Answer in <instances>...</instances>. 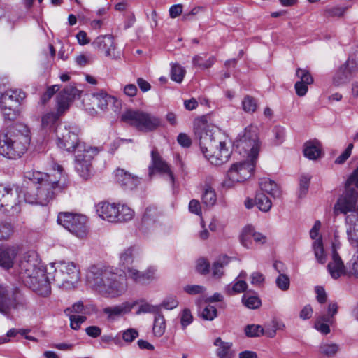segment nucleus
Here are the masks:
<instances>
[{
    "instance_id": "nucleus-1",
    "label": "nucleus",
    "mask_w": 358,
    "mask_h": 358,
    "mask_svg": "<svg viewBox=\"0 0 358 358\" xmlns=\"http://www.w3.org/2000/svg\"><path fill=\"white\" fill-rule=\"evenodd\" d=\"M24 177L36 185L34 189L24 193V199L29 203L46 205L51 201L57 191L64 189L68 184L67 176L64 173L63 168L55 164L50 173H43L29 171L24 173Z\"/></svg>"
},
{
    "instance_id": "nucleus-2",
    "label": "nucleus",
    "mask_w": 358,
    "mask_h": 358,
    "mask_svg": "<svg viewBox=\"0 0 358 358\" xmlns=\"http://www.w3.org/2000/svg\"><path fill=\"white\" fill-rule=\"evenodd\" d=\"M87 282L90 287L107 298H117L127 290L125 280L112 267L93 265L87 271Z\"/></svg>"
},
{
    "instance_id": "nucleus-3",
    "label": "nucleus",
    "mask_w": 358,
    "mask_h": 358,
    "mask_svg": "<svg viewBox=\"0 0 358 358\" xmlns=\"http://www.w3.org/2000/svg\"><path fill=\"white\" fill-rule=\"evenodd\" d=\"M194 129L203 154L211 164L220 166L229 160L231 152L226 147L225 142L219 140L218 136L209 129L204 117L194 121Z\"/></svg>"
},
{
    "instance_id": "nucleus-4",
    "label": "nucleus",
    "mask_w": 358,
    "mask_h": 358,
    "mask_svg": "<svg viewBox=\"0 0 358 358\" xmlns=\"http://www.w3.org/2000/svg\"><path fill=\"white\" fill-rule=\"evenodd\" d=\"M20 275L24 285L42 296H48L51 292L48 277L35 251L23 255L20 261Z\"/></svg>"
},
{
    "instance_id": "nucleus-5",
    "label": "nucleus",
    "mask_w": 358,
    "mask_h": 358,
    "mask_svg": "<svg viewBox=\"0 0 358 358\" xmlns=\"http://www.w3.org/2000/svg\"><path fill=\"white\" fill-rule=\"evenodd\" d=\"M31 142V134L27 126L18 124L6 133L0 134V155L15 159L27 150Z\"/></svg>"
},
{
    "instance_id": "nucleus-6",
    "label": "nucleus",
    "mask_w": 358,
    "mask_h": 358,
    "mask_svg": "<svg viewBox=\"0 0 358 358\" xmlns=\"http://www.w3.org/2000/svg\"><path fill=\"white\" fill-rule=\"evenodd\" d=\"M236 152L252 160H257L261 142L257 126L250 124L241 131L234 141Z\"/></svg>"
},
{
    "instance_id": "nucleus-7",
    "label": "nucleus",
    "mask_w": 358,
    "mask_h": 358,
    "mask_svg": "<svg viewBox=\"0 0 358 358\" xmlns=\"http://www.w3.org/2000/svg\"><path fill=\"white\" fill-rule=\"evenodd\" d=\"M354 187L358 188V167L350 176L345 182V190L339 197L334 206V213L348 214L356 213L358 192Z\"/></svg>"
},
{
    "instance_id": "nucleus-8",
    "label": "nucleus",
    "mask_w": 358,
    "mask_h": 358,
    "mask_svg": "<svg viewBox=\"0 0 358 358\" xmlns=\"http://www.w3.org/2000/svg\"><path fill=\"white\" fill-rule=\"evenodd\" d=\"M121 119L123 122L143 132L154 131L161 124L157 117L141 110H128L122 115Z\"/></svg>"
},
{
    "instance_id": "nucleus-9",
    "label": "nucleus",
    "mask_w": 358,
    "mask_h": 358,
    "mask_svg": "<svg viewBox=\"0 0 358 358\" xmlns=\"http://www.w3.org/2000/svg\"><path fill=\"white\" fill-rule=\"evenodd\" d=\"M55 273L53 280L65 289L75 287L80 280V268L73 262H59L54 263Z\"/></svg>"
},
{
    "instance_id": "nucleus-10",
    "label": "nucleus",
    "mask_w": 358,
    "mask_h": 358,
    "mask_svg": "<svg viewBox=\"0 0 358 358\" xmlns=\"http://www.w3.org/2000/svg\"><path fill=\"white\" fill-rule=\"evenodd\" d=\"M25 299L17 288H10L0 284V313L8 315L12 310L23 307Z\"/></svg>"
},
{
    "instance_id": "nucleus-11",
    "label": "nucleus",
    "mask_w": 358,
    "mask_h": 358,
    "mask_svg": "<svg viewBox=\"0 0 358 358\" xmlns=\"http://www.w3.org/2000/svg\"><path fill=\"white\" fill-rule=\"evenodd\" d=\"M56 132L57 145L69 152L85 150V148L88 147L85 143L80 141L78 132L70 127H59Z\"/></svg>"
},
{
    "instance_id": "nucleus-12",
    "label": "nucleus",
    "mask_w": 358,
    "mask_h": 358,
    "mask_svg": "<svg viewBox=\"0 0 358 358\" xmlns=\"http://www.w3.org/2000/svg\"><path fill=\"white\" fill-rule=\"evenodd\" d=\"M57 222L75 236L83 238L87 234V217L82 215L59 213Z\"/></svg>"
},
{
    "instance_id": "nucleus-13",
    "label": "nucleus",
    "mask_w": 358,
    "mask_h": 358,
    "mask_svg": "<svg viewBox=\"0 0 358 358\" xmlns=\"http://www.w3.org/2000/svg\"><path fill=\"white\" fill-rule=\"evenodd\" d=\"M99 150L96 148L88 146L85 150L76 152L75 169L83 179H87L91 176L92 160L96 155Z\"/></svg>"
},
{
    "instance_id": "nucleus-14",
    "label": "nucleus",
    "mask_w": 358,
    "mask_h": 358,
    "mask_svg": "<svg viewBox=\"0 0 358 358\" xmlns=\"http://www.w3.org/2000/svg\"><path fill=\"white\" fill-rule=\"evenodd\" d=\"M257 160L247 158L245 161L234 164L227 172V177L232 182H241L251 177Z\"/></svg>"
},
{
    "instance_id": "nucleus-15",
    "label": "nucleus",
    "mask_w": 358,
    "mask_h": 358,
    "mask_svg": "<svg viewBox=\"0 0 358 358\" xmlns=\"http://www.w3.org/2000/svg\"><path fill=\"white\" fill-rule=\"evenodd\" d=\"M148 171L150 177H152L155 172H157L165 177L171 185L175 182V177L171 166L162 159L156 148L151 152V163Z\"/></svg>"
},
{
    "instance_id": "nucleus-16",
    "label": "nucleus",
    "mask_w": 358,
    "mask_h": 358,
    "mask_svg": "<svg viewBox=\"0 0 358 358\" xmlns=\"http://www.w3.org/2000/svg\"><path fill=\"white\" fill-rule=\"evenodd\" d=\"M358 71V62L353 57H350L346 62L341 65L333 77V84L339 87L348 83L354 74Z\"/></svg>"
},
{
    "instance_id": "nucleus-17",
    "label": "nucleus",
    "mask_w": 358,
    "mask_h": 358,
    "mask_svg": "<svg viewBox=\"0 0 358 358\" xmlns=\"http://www.w3.org/2000/svg\"><path fill=\"white\" fill-rule=\"evenodd\" d=\"M20 202L17 189H13L0 185V207L6 208L7 211L10 208L13 214L17 213L20 210Z\"/></svg>"
},
{
    "instance_id": "nucleus-18",
    "label": "nucleus",
    "mask_w": 358,
    "mask_h": 358,
    "mask_svg": "<svg viewBox=\"0 0 358 358\" xmlns=\"http://www.w3.org/2000/svg\"><path fill=\"white\" fill-rule=\"evenodd\" d=\"M94 48L104 52L106 57L112 59L120 57V52L116 50L114 38L110 35L98 36L92 43Z\"/></svg>"
},
{
    "instance_id": "nucleus-19",
    "label": "nucleus",
    "mask_w": 358,
    "mask_h": 358,
    "mask_svg": "<svg viewBox=\"0 0 358 358\" xmlns=\"http://www.w3.org/2000/svg\"><path fill=\"white\" fill-rule=\"evenodd\" d=\"M92 102L96 104L98 108L106 110L110 106L115 113L120 112L121 103L115 96L108 94L107 92L100 91L92 94Z\"/></svg>"
},
{
    "instance_id": "nucleus-20",
    "label": "nucleus",
    "mask_w": 358,
    "mask_h": 358,
    "mask_svg": "<svg viewBox=\"0 0 358 358\" xmlns=\"http://www.w3.org/2000/svg\"><path fill=\"white\" fill-rule=\"evenodd\" d=\"M81 91L73 85L66 87L57 96L58 111L64 114L69 108L70 103L77 97H80Z\"/></svg>"
},
{
    "instance_id": "nucleus-21",
    "label": "nucleus",
    "mask_w": 358,
    "mask_h": 358,
    "mask_svg": "<svg viewBox=\"0 0 358 358\" xmlns=\"http://www.w3.org/2000/svg\"><path fill=\"white\" fill-rule=\"evenodd\" d=\"M19 253L18 246L0 247V266L6 268H11Z\"/></svg>"
},
{
    "instance_id": "nucleus-22",
    "label": "nucleus",
    "mask_w": 358,
    "mask_h": 358,
    "mask_svg": "<svg viewBox=\"0 0 358 358\" xmlns=\"http://www.w3.org/2000/svg\"><path fill=\"white\" fill-rule=\"evenodd\" d=\"M332 257L331 261L328 264L327 268L334 279H337L343 275L345 274V266L336 252L335 245L332 246Z\"/></svg>"
},
{
    "instance_id": "nucleus-23",
    "label": "nucleus",
    "mask_w": 358,
    "mask_h": 358,
    "mask_svg": "<svg viewBox=\"0 0 358 358\" xmlns=\"http://www.w3.org/2000/svg\"><path fill=\"white\" fill-rule=\"evenodd\" d=\"M118 206L116 203L101 202L96 206V213L103 220L117 222Z\"/></svg>"
},
{
    "instance_id": "nucleus-24",
    "label": "nucleus",
    "mask_w": 358,
    "mask_h": 358,
    "mask_svg": "<svg viewBox=\"0 0 358 358\" xmlns=\"http://www.w3.org/2000/svg\"><path fill=\"white\" fill-rule=\"evenodd\" d=\"M126 276L138 283H145L155 278V271L149 268L145 271L141 272L138 269L130 266L123 271Z\"/></svg>"
},
{
    "instance_id": "nucleus-25",
    "label": "nucleus",
    "mask_w": 358,
    "mask_h": 358,
    "mask_svg": "<svg viewBox=\"0 0 358 358\" xmlns=\"http://www.w3.org/2000/svg\"><path fill=\"white\" fill-rule=\"evenodd\" d=\"M136 306V302L126 301L120 305L106 307L103 313L108 316V320H115L128 313Z\"/></svg>"
},
{
    "instance_id": "nucleus-26",
    "label": "nucleus",
    "mask_w": 358,
    "mask_h": 358,
    "mask_svg": "<svg viewBox=\"0 0 358 358\" xmlns=\"http://www.w3.org/2000/svg\"><path fill=\"white\" fill-rule=\"evenodd\" d=\"M346 231L348 240L352 245L358 248V215L349 214L345 218Z\"/></svg>"
},
{
    "instance_id": "nucleus-27",
    "label": "nucleus",
    "mask_w": 358,
    "mask_h": 358,
    "mask_svg": "<svg viewBox=\"0 0 358 358\" xmlns=\"http://www.w3.org/2000/svg\"><path fill=\"white\" fill-rule=\"evenodd\" d=\"M116 181L124 189H133L139 183L138 179L124 169H117L115 172Z\"/></svg>"
},
{
    "instance_id": "nucleus-28",
    "label": "nucleus",
    "mask_w": 358,
    "mask_h": 358,
    "mask_svg": "<svg viewBox=\"0 0 358 358\" xmlns=\"http://www.w3.org/2000/svg\"><path fill=\"white\" fill-rule=\"evenodd\" d=\"M25 96V93L21 90H8L1 94L0 102L18 108Z\"/></svg>"
},
{
    "instance_id": "nucleus-29",
    "label": "nucleus",
    "mask_w": 358,
    "mask_h": 358,
    "mask_svg": "<svg viewBox=\"0 0 358 358\" xmlns=\"http://www.w3.org/2000/svg\"><path fill=\"white\" fill-rule=\"evenodd\" d=\"M214 345L216 347L215 355L218 358H234L235 352L232 350L233 343L225 342L220 337L215 339Z\"/></svg>"
},
{
    "instance_id": "nucleus-30",
    "label": "nucleus",
    "mask_w": 358,
    "mask_h": 358,
    "mask_svg": "<svg viewBox=\"0 0 358 358\" xmlns=\"http://www.w3.org/2000/svg\"><path fill=\"white\" fill-rule=\"evenodd\" d=\"M322 144L318 140L314 139L304 143L303 155L310 160H316L320 158L322 155Z\"/></svg>"
},
{
    "instance_id": "nucleus-31",
    "label": "nucleus",
    "mask_w": 358,
    "mask_h": 358,
    "mask_svg": "<svg viewBox=\"0 0 358 358\" xmlns=\"http://www.w3.org/2000/svg\"><path fill=\"white\" fill-rule=\"evenodd\" d=\"M136 249L134 246H129L124 249L119 255V266L122 271L132 266L134 261Z\"/></svg>"
},
{
    "instance_id": "nucleus-32",
    "label": "nucleus",
    "mask_w": 358,
    "mask_h": 358,
    "mask_svg": "<svg viewBox=\"0 0 358 358\" xmlns=\"http://www.w3.org/2000/svg\"><path fill=\"white\" fill-rule=\"evenodd\" d=\"M262 191L266 192L273 198H278L281 195V191L278 185L269 178H263L259 182Z\"/></svg>"
},
{
    "instance_id": "nucleus-33",
    "label": "nucleus",
    "mask_w": 358,
    "mask_h": 358,
    "mask_svg": "<svg viewBox=\"0 0 358 358\" xmlns=\"http://www.w3.org/2000/svg\"><path fill=\"white\" fill-rule=\"evenodd\" d=\"M333 323V320L329 315H319L315 322L314 327L322 334L327 335L330 333L329 324Z\"/></svg>"
},
{
    "instance_id": "nucleus-34",
    "label": "nucleus",
    "mask_w": 358,
    "mask_h": 358,
    "mask_svg": "<svg viewBox=\"0 0 358 358\" xmlns=\"http://www.w3.org/2000/svg\"><path fill=\"white\" fill-rule=\"evenodd\" d=\"M315 257L319 264H324L327 262V255L324 252L322 237L315 240L312 244Z\"/></svg>"
},
{
    "instance_id": "nucleus-35",
    "label": "nucleus",
    "mask_w": 358,
    "mask_h": 358,
    "mask_svg": "<svg viewBox=\"0 0 358 358\" xmlns=\"http://www.w3.org/2000/svg\"><path fill=\"white\" fill-rule=\"evenodd\" d=\"M94 308H95L93 305H84L83 301H79L73 303L71 308H67L65 309L64 313L67 315H69L71 313L89 314L90 311H93Z\"/></svg>"
},
{
    "instance_id": "nucleus-36",
    "label": "nucleus",
    "mask_w": 358,
    "mask_h": 358,
    "mask_svg": "<svg viewBox=\"0 0 358 358\" xmlns=\"http://www.w3.org/2000/svg\"><path fill=\"white\" fill-rule=\"evenodd\" d=\"M201 199L203 203L206 206L211 207L215 204L217 201L216 194L210 185L206 184L204 185Z\"/></svg>"
},
{
    "instance_id": "nucleus-37",
    "label": "nucleus",
    "mask_w": 358,
    "mask_h": 358,
    "mask_svg": "<svg viewBox=\"0 0 358 358\" xmlns=\"http://www.w3.org/2000/svg\"><path fill=\"white\" fill-rule=\"evenodd\" d=\"M229 257L227 256L219 257L213 263L212 273L215 278H220L223 275V268L229 263Z\"/></svg>"
},
{
    "instance_id": "nucleus-38",
    "label": "nucleus",
    "mask_w": 358,
    "mask_h": 358,
    "mask_svg": "<svg viewBox=\"0 0 358 358\" xmlns=\"http://www.w3.org/2000/svg\"><path fill=\"white\" fill-rule=\"evenodd\" d=\"M118 212L117 222H128L134 217V211L130 207L125 204H117Z\"/></svg>"
},
{
    "instance_id": "nucleus-39",
    "label": "nucleus",
    "mask_w": 358,
    "mask_h": 358,
    "mask_svg": "<svg viewBox=\"0 0 358 358\" xmlns=\"http://www.w3.org/2000/svg\"><path fill=\"white\" fill-rule=\"evenodd\" d=\"M255 203L258 208L263 212H268L272 206L271 201L262 192L257 193Z\"/></svg>"
},
{
    "instance_id": "nucleus-40",
    "label": "nucleus",
    "mask_w": 358,
    "mask_h": 358,
    "mask_svg": "<svg viewBox=\"0 0 358 358\" xmlns=\"http://www.w3.org/2000/svg\"><path fill=\"white\" fill-rule=\"evenodd\" d=\"M0 108L5 120H14L18 116L17 107L0 102Z\"/></svg>"
},
{
    "instance_id": "nucleus-41",
    "label": "nucleus",
    "mask_w": 358,
    "mask_h": 358,
    "mask_svg": "<svg viewBox=\"0 0 358 358\" xmlns=\"http://www.w3.org/2000/svg\"><path fill=\"white\" fill-rule=\"evenodd\" d=\"M242 302L247 308L250 309H257L262 304L261 300L257 296L250 295L248 293L243 295Z\"/></svg>"
},
{
    "instance_id": "nucleus-42",
    "label": "nucleus",
    "mask_w": 358,
    "mask_h": 358,
    "mask_svg": "<svg viewBox=\"0 0 358 358\" xmlns=\"http://www.w3.org/2000/svg\"><path fill=\"white\" fill-rule=\"evenodd\" d=\"M166 329L165 319L161 314H157L154 320L153 333L157 336L160 337L164 334Z\"/></svg>"
},
{
    "instance_id": "nucleus-43",
    "label": "nucleus",
    "mask_w": 358,
    "mask_h": 358,
    "mask_svg": "<svg viewBox=\"0 0 358 358\" xmlns=\"http://www.w3.org/2000/svg\"><path fill=\"white\" fill-rule=\"evenodd\" d=\"M215 62V57L214 56H211L204 61V58L201 55H195L192 59L193 64L202 69L211 67L214 64Z\"/></svg>"
},
{
    "instance_id": "nucleus-44",
    "label": "nucleus",
    "mask_w": 358,
    "mask_h": 358,
    "mask_svg": "<svg viewBox=\"0 0 358 358\" xmlns=\"http://www.w3.org/2000/svg\"><path fill=\"white\" fill-rule=\"evenodd\" d=\"M339 345L336 343H322L320 346V352L327 357H334L339 350Z\"/></svg>"
},
{
    "instance_id": "nucleus-45",
    "label": "nucleus",
    "mask_w": 358,
    "mask_h": 358,
    "mask_svg": "<svg viewBox=\"0 0 358 358\" xmlns=\"http://www.w3.org/2000/svg\"><path fill=\"white\" fill-rule=\"evenodd\" d=\"M248 285L245 281L239 280L234 282L232 285H228L226 292L229 295L236 294L243 292L246 290Z\"/></svg>"
},
{
    "instance_id": "nucleus-46",
    "label": "nucleus",
    "mask_w": 358,
    "mask_h": 358,
    "mask_svg": "<svg viewBox=\"0 0 358 358\" xmlns=\"http://www.w3.org/2000/svg\"><path fill=\"white\" fill-rule=\"evenodd\" d=\"M185 69L178 64L172 65L171 71V78L177 83H181L185 74Z\"/></svg>"
},
{
    "instance_id": "nucleus-47",
    "label": "nucleus",
    "mask_w": 358,
    "mask_h": 358,
    "mask_svg": "<svg viewBox=\"0 0 358 358\" xmlns=\"http://www.w3.org/2000/svg\"><path fill=\"white\" fill-rule=\"evenodd\" d=\"M63 114L59 113L58 103H57V112L48 113L42 117V126L43 127H50L53 125L59 117Z\"/></svg>"
},
{
    "instance_id": "nucleus-48",
    "label": "nucleus",
    "mask_w": 358,
    "mask_h": 358,
    "mask_svg": "<svg viewBox=\"0 0 358 358\" xmlns=\"http://www.w3.org/2000/svg\"><path fill=\"white\" fill-rule=\"evenodd\" d=\"M245 334L248 337H259L264 334V330L261 325L249 324L245 327Z\"/></svg>"
},
{
    "instance_id": "nucleus-49",
    "label": "nucleus",
    "mask_w": 358,
    "mask_h": 358,
    "mask_svg": "<svg viewBox=\"0 0 358 358\" xmlns=\"http://www.w3.org/2000/svg\"><path fill=\"white\" fill-rule=\"evenodd\" d=\"M248 231H252V226H246L242 231L240 235V241L243 246L246 248H250L252 247V236H249Z\"/></svg>"
},
{
    "instance_id": "nucleus-50",
    "label": "nucleus",
    "mask_w": 358,
    "mask_h": 358,
    "mask_svg": "<svg viewBox=\"0 0 358 358\" xmlns=\"http://www.w3.org/2000/svg\"><path fill=\"white\" fill-rule=\"evenodd\" d=\"M242 106L245 112L250 113L256 110L257 104L253 97L247 96L242 101Z\"/></svg>"
},
{
    "instance_id": "nucleus-51",
    "label": "nucleus",
    "mask_w": 358,
    "mask_h": 358,
    "mask_svg": "<svg viewBox=\"0 0 358 358\" xmlns=\"http://www.w3.org/2000/svg\"><path fill=\"white\" fill-rule=\"evenodd\" d=\"M296 75L300 79L299 82L311 85L313 83V78L310 72L305 69L298 68L296 71Z\"/></svg>"
},
{
    "instance_id": "nucleus-52",
    "label": "nucleus",
    "mask_w": 358,
    "mask_h": 358,
    "mask_svg": "<svg viewBox=\"0 0 358 358\" xmlns=\"http://www.w3.org/2000/svg\"><path fill=\"white\" fill-rule=\"evenodd\" d=\"M13 232V228L10 223H0V241L9 238Z\"/></svg>"
},
{
    "instance_id": "nucleus-53",
    "label": "nucleus",
    "mask_w": 358,
    "mask_h": 358,
    "mask_svg": "<svg viewBox=\"0 0 358 358\" xmlns=\"http://www.w3.org/2000/svg\"><path fill=\"white\" fill-rule=\"evenodd\" d=\"M193 321V316L188 308H185L180 314V324L184 329Z\"/></svg>"
},
{
    "instance_id": "nucleus-54",
    "label": "nucleus",
    "mask_w": 358,
    "mask_h": 358,
    "mask_svg": "<svg viewBox=\"0 0 358 358\" xmlns=\"http://www.w3.org/2000/svg\"><path fill=\"white\" fill-rule=\"evenodd\" d=\"M275 283L280 289L286 291L289 287L290 280L287 275L280 273L276 278Z\"/></svg>"
},
{
    "instance_id": "nucleus-55",
    "label": "nucleus",
    "mask_w": 358,
    "mask_h": 358,
    "mask_svg": "<svg viewBox=\"0 0 358 358\" xmlns=\"http://www.w3.org/2000/svg\"><path fill=\"white\" fill-rule=\"evenodd\" d=\"M138 336V331L134 328H129L122 331V339L128 343L133 342Z\"/></svg>"
},
{
    "instance_id": "nucleus-56",
    "label": "nucleus",
    "mask_w": 358,
    "mask_h": 358,
    "mask_svg": "<svg viewBox=\"0 0 358 358\" xmlns=\"http://www.w3.org/2000/svg\"><path fill=\"white\" fill-rule=\"evenodd\" d=\"M70 326L74 330H78L80 329V325L85 322L87 317L84 315H70Z\"/></svg>"
},
{
    "instance_id": "nucleus-57",
    "label": "nucleus",
    "mask_w": 358,
    "mask_h": 358,
    "mask_svg": "<svg viewBox=\"0 0 358 358\" xmlns=\"http://www.w3.org/2000/svg\"><path fill=\"white\" fill-rule=\"evenodd\" d=\"M217 309L211 305H208L203 310L201 316L204 320H213L217 317Z\"/></svg>"
},
{
    "instance_id": "nucleus-58",
    "label": "nucleus",
    "mask_w": 358,
    "mask_h": 358,
    "mask_svg": "<svg viewBox=\"0 0 358 358\" xmlns=\"http://www.w3.org/2000/svg\"><path fill=\"white\" fill-rule=\"evenodd\" d=\"M178 305V301L176 296H169L166 297L162 303V306L167 310H172L176 308Z\"/></svg>"
},
{
    "instance_id": "nucleus-59",
    "label": "nucleus",
    "mask_w": 358,
    "mask_h": 358,
    "mask_svg": "<svg viewBox=\"0 0 358 358\" xmlns=\"http://www.w3.org/2000/svg\"><path fill=\"white\" fill-rule=\"evenodd\" d=\"M59 90V86L58 85H55L48 87L45 92L43 94L41 97V102L43 104H45L47 101H48L50 98Z\"/></svg>"
},
{
    "instance_id": "nucleus-60",
    "label": "nucleus",
    "mask_w": 358,
    "mask_h": 358,
    "mask_svg": "<svg viewBox=\"0 0 358 358\" xmlns=\"http://www.w3.org/2000/svg\"><path fill=\"white\" fill-rule=\"evenodd\" d=\"M353 147V144L350 143L345 150L335 159V163L338 164H343L350 156Z\"/></svg>"
},
{
    "instance_id": "nucleus-61",
    "label": "nucleus",
    "mask_w": 358,
    "mask_h": 358,
    "mask_svg": "<svg viewBox=\"0 0 358 358\" xmlns=\"http://www.w3.org/2000/svg\"><path fill=\"white\" fill-rule=\"evenodd\" d=\"M345 10V8L335 6L327 8L325 13L329 17H341L343 15Z\"/></svg>"
},
{
    "instance_id": "nucleus-62",
    "label": "nucleus",
    "mask_w": 358,
    "mask_h": 358,
    "mask_svg": "<svg viewBox=\"0 0 358 358\" xmlns=\"http://www.w3.org/2000/svg\"><path fill=\"white\" fill-rule=\"evenodd\" d=\"M184 291L191 295L201 294L204 292L205 288L203 286L197 285H187L184 287Z\"/></svg>"
},
{
    "instance_id": "nucleus-63",
    "label": "nucleus",
    "mask_w": 358,
    "mask_h": 358,
    "mask_svg": "<svg viewBox=\"0 0 358 358\" xmlns=\"http://www.w3.org/2000/svg\"><path fill=\"white\" fill-rule=\"evenodd\" d=\"M196 269L201 274L208 273L210 269V264L205 259H199L197 262Z\"/></svg>"
},
{
    "instance_id": "nucleus-64",
    "label": "nucleus",
    "mask_w": 358,
    "mask_h": 358,
    "mask_svg": "<svg viewBox=\"0 0 358 358\" xmlns=\"http://www.w3.org/2000/svg\"><path fill=\"white\" fill-rule=\"evenodd\" d=\"M156 216H157L156 209L154 208H151V207L148 208H146V210L143 215V222L146 224H149L150 221H152V220H153V221L155 220L154 218Z\"/></svg>"
}]
</instances>
